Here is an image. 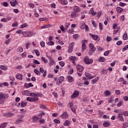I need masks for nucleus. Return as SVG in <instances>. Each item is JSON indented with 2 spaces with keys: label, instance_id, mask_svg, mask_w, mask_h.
I'll return each mask as SVG.
<instances>
[{
  "label": "nucleus",
  "instance_id": "38",
  "mask_svg": "<svg viewBox=\"0 0 128 128\" xmlns=\"http://www.w3.org/2000/svg\"><path fill=\"white\" fill-rule=\"evenodd\" d=\"M26 27H28V24L26 23H25L20 26L21 28H26Z\"/></svg>",
  "mask_w": 128,
  "mask_h": 128
},
{
  "label": "nucleus",
  "instance_id": "30",
  "mask_svg": "<svg viewBox=\"0 0 128 128\" xmlns=\"http://www.w3.org/2000/svg\"><path fill=\"white\" fill-rule=\"evenodd\" d=\"M26 104H28V103L26 102L22 101L21 103V106L22 108H24V106H26Z\"/></svg>",
  "mask_w": 128,
  "mask_h": 128
},
{
  "label": "nucleus",
  "instance_id": "32",
  "mask_svg": "<svg viewBox=\"0 0 128 128\" xmlns=\"http://www.w3.org/2000/svg\"><path fill=\"white\" fill-rule=\"evenodd\" d=\"M99 62H104L106 61V58L104 57H100L98 58Z\"/></svg>",
  "mask_w": 128,
  "mask_h": 128
},
{
  "label": "nucleus",
  "instance_id": "45",
  "mask_svg": "<svg viewBox=\"0 0 128 128\" xmlns=\"http://www.w3.org/2000/svg\"><path fill=\"white\" fill-rule=\"evenodd\" d=\"M119 6H120L124 7V6H126V3H122V2H120L119 4Z\"/></svg>",
  "mask_w": 128,
  "mask_h": 128
},
{
  "label": "nucleus",
  "instance_id": "27",
  "mask_svg": "<svg viewBox=\"0 0 128 128\" xmlns=\"http://www.w3.org/2000/svg\"><path fill=\"white\" fill-rule=\"evenodd\" d=\"M52 28V25L49 24L41 26V28Z\"/></svg>",
  "mask_w": 128,
  "mask_h": 128
},
{
  "label": "nucleus",
  "instance_id": "60",
  "mask_svg": "<svg viewBox=\"0 0 128 128\" xmlns=\"http://www.w3.org/2000/svg\"><path fill=\"white\" fill-rule=\"evenodd\" d=\"M12 26H13V28H14V26H18V22H14L12 24Z\"/></svg>",
  "mask_w": 128,
  "mask_h": 128
},
{
  "label": "nucleus",
  "instance_id": "13",
  "mask_svg": "<svg viewBox=\"0 0 128 128\" xmlns=\"http://www.w3.org/2000/svg\"><path fill=\"white\" fill-rule=\"evenodd\" d=\"M74 10L75 12H80V7L78 6H74Z\"/></svg>",
  "mask_w": 128,
  "mask_h": 128
},
{
  "label": "nucleus",
  "instance_id": "8",
  "mask_svg": "<svg viewBox=\"0 0 128 128\" xmlns=\"http://www.w3.org/2000/svg\"><path fill=\"white\" fill-rule=\"evenodd\" d=\"M86 44H88V40H84L82 42V50H84L86 48Z\"/></svg>",
  "mask_w": 128,
  "mask_h": 128
},
{
  "label": "nucleus",
  "instance_id": "33",
  "mask_svg": "<svg viewBox=\"0 0 128 128\" xmlns=\"http://www.w3.org/2000/svg\"><path fill=\"white\" fill-rule=\"evenodd\" d=\"M73 38H74V40H78V38H80V35H78V34H74L73 35Z\"/></svg>",
  "mask_w": 128,
  "mask_h": 128
},
{
  "label": "nucleus",
  "instance_id": "58",
  "mask_svg": "<svg viewBox=\"0 0 128 128\" xmlns=\"http://www.w3.org/2000/svg\"><path fill=\"white\" fill-rule=\"evenodd\" d=\"M10 4L12 6H16V4L14 3V2H10Z\"/></svg>",
  "mask_w": 128,
  "mask_h": 128
},
{
  "label": "nucleus",
  "instance_id": "57",
  "mask_svg": "<svg viewBox=\"0 0 128 128\" xmlns=\"http://www.w3.org/2000/svg\"><path fill=\"white\" fill-rule=\"evenodd\" d=\"M34 50L35 53L36 54V56H40V52H38V50Z\"/></svg>",
  "mask_w": 128,
  "mask_h": 128
},
{
  "label": "nucleus",
  "instance_id": "42",
  "mask_svg": "<svg viewBox=\"0 0 128 128\" xmlns=\"http://www.w3.org/2000/svg\"><path fill=\"white\" fill-rule=\"evenodd\" d=\"M59 80H60L61 82H63L64 80V78L62 76H61L58 78Z\"/></svg>",
  "mask_w": 128,
  "mask_h": 128
},
{
  "label": "nucleus",
  "instance_id": "26",
  "mask_svg": "<svg viewBox=\"0 0 128 128\" xmlns=\"http://www.w3.org/2000/svg\"><path fill=\"white\" fill-rule=\"evenodd\" d=\"M40 108H42V110H48V108H46L44 104H40Z\"/></svg>",
  "mask_w": 128,
  "mask_h": 128
},
{
  "label": "nucleus",
  "instance_id": "62",
  "mask_svg": "<svg viewBox=\"0 0 128 128\" xmlns=\"http://www.w3.org/2000/svg\"><path fill=\"white\" fill-rule=\"evenodd\" d=\"M128 123H126L123 124L122 128H128Z\"/></svg>",
  "mask_w": 128,
  "mask_h": 128
},
{
  "label": "nucleus",
  "instance_id": "48",
  "mask_svg": "<svg viewBox=\"0 0 128 128\" xmlns=\"http://www.w3.org/2000/svg\"><path fill=\"white\" fill-rule=\"evenodd\" d=\"M59 64L62 68H64V62H59Z\"/></svg>",
  "mask_w": 128,
  "mask_h": 128
},
{
  "label": "nucleus",
  "instance_id": "18",
  "mask_svg": "<svg viewBox=\"0 0 128 128\" xmlns=\"http://www.w3.org/2000/svg\"><path fill=\"white\" fill-rule=\"evenodd\" d=\"M16 78L18 80H22V76L20 74H18L16 75Z\"/></svg>",
  "mask_w": 128,
  "mask_h": 128
},
{
  "label": "nucleus",
  "instance_id": "3",
  "mask_svg": "<svg viewBox=\"0 0 128 128\" xmlns=\"http://www.w3.org/2000/svg\"><path fill=\"white\" fill-rule=\"evenodd\" d=\"M22 34L23 36H24L25 38H30L32 36L33 34H36V33H33L30 32H22Z\"/></svg>",
  "mask_w": 128,
  "mask_h": 128
},
{
  "label": "nucleus",
  "instance_id": "22",
  "mask_svg": "<svg viewBox=\"0 0 128 128\" xmlns=\"http://www.w3.org/2000/svg\"><path fill=\"white\" fill-rule=\"evenodd\" d=\"M30 96H40V94L36 93H30L29 95Z\"/></svg>",
  "mask_w": 128,
  "mask_h": 128
},
{
  "label": "nucleus",
  "instance_id": "59",
  "mask_svg": "<svg viewBox=\"0 0 128 128\" xmlns=\"http://www.w3.org/2000/svg\"><path fill=\"white\" fill-rule=\"evenodd\" d=\"M76 57H74V56H70V58H69V59L72 60V62H74V58Z\"/></svg>",
  "mask_w": 128,
  "mask_h": 128
},
{
  "label": "nucleus",
  "instance_id": "28",
  "mask_svg": "<svg viewBox=\"0 0 128 128\" xmlns=\"http://www.w3.org/2000/svg\"><path fill=\"white\" fill-rule=\"evenodd\" d=\"M18 52H24V48L22 47H19L17 48Z\"/></svg>",
  "mask_w": 128,
  "mask_h": 128
},
{
  "label": "nucleus",
  "instance_id": "35",
  "mask_svg": "<svg viewBox=\"0 0 128 128\" xmlns=\"http://www.w3.org/2000/svg\"><path fill=\"white\" fill-rule=\"evenodd\" d=\"M34 72L36 74L37 76H40V71L36 69L34 70Z\"/></svg>",
  "mask_w": 128,
  "mask_h": 128
},
{
  "label": "nucleus",
  "instance_id": "6",
  "mask_svg": "<svg viewBox=\"0 0 128 128\" xmlns=\"http://www.w3.org/2000/svg\"><path fill=\"white\" fill-rule=\"evenodd\" d=\"M74 42H72L70 44L68 49V52L70 54L72 52V50H74Z\"/></svg>",
  "mask_w": 128,
  "mask_h": 128
},
{
  "label": "nucleus",
  "instance_id": "5",
  "mask_svg": "<svg viewBox=\"0 0 128 128\" xmlns=\"http://www.w3.org/2000/svg\"><path fill=\"white\" fill-rule=\"evenodd\" d=\"M26 100H28V102H38V97H34V98L28 97L26 98Z\"/></svg>",
  "mask_w": 128,
  "mask_h": 128
},
{
  "label": "nucleus",
  "instance_id": "54",
  "mask_svg": "<svg viewBox=\"0 0 128 128\" xmlns=\"http://www.w3.org/2000/svg\"><path fill=\"white\" fill-rule=\"evenodd\" d=\"M39 20H40V21L48 20V18H39Z\"/></svg>",
  "mask_w": 128,
  "mask_h": 128
},
{
  "label": "nucleus",
  "instance_id": "9",
  "mask_svg": "<svg viewBox=\"0 0 128 128\" xmlns=\"http://www.w3.org/2000/svg\"><path fill=\"white\" fill-rule=\"evenodd\" d=\"M89 36H91V38H92V40H98V35L93 34L92 33H90Z\"/></svg>",
  "mask_w": 128,
  "mask_h": 128
},
{
  "label": "nucleus",
  "instance_id": "24",
  "mask_svg": "<svg viewBox=\"0 0 128 128\" xmlns=\"http://www.w3.org/2000/svg\"><path fill=\"white\" fill-rule=\"evenodd\" d=\"M60 4H62L66 5V4H68V0H62L60 1Z\"/></svg>",
  "mask_w": 128,
  "mask_h": 128
},
{
  "label": "nucleus",
  "instance_id": "2",
  "mask_svg": "<svg viewBox=\"0 0 128 128\" xmlns=\"http://www.w3.org/2000/svg\"><path fill=\"white\" fill-rule=\"evenodd\" d=\"M89 48L90 49L89 50L88 54L89 56H92V53L96 52V46H94V45L92 44H89Z\"/></svg>",
  "mask_w": 128,
  "mask_h": 128
},
{
  "label": "nucleus",
  "instance_id": "31",
  "mask_svg": "<svg viewBox=\"0 0 128 128\" xmlns=\"http://www.w3.org/2000/svg\"><path fill=\"white\" fill-rule=\"evenodd\" d=\"M99 78H98V76L95 79L92 80V84H96V82H98V80Z\"/></svg>",
  "mask_w": 128,
  "mask_h": 128
},
{
  "label": "nucleus",
  "instance_id": "15",
  "mask_svg": "<svg viewBox=\"0 0 128 128\" xmlns=\"http://www.w3.org/2000/svg\"><path fill=\"white\" fill-rule=\"evenodd\" d=\"M32 122H36L38 120V116H34L32 118Z\"/></svg>",
  "mask_w": 128,
  "mask_h": 128
},
{
  "label": "nucleus",
  "instance_id": "12",
  "mask_svg": "<svg viewBox=\"0 0 128 128\" xmlns=\"http://www.w3.org/2000/svg\"><path fill=\"white\" fill-rule=\"evenodd\" d=\"M76 68L78 72H82L84 70V67L80 64L76 65Z\"/></svg>",
  "mask_w": 128,
  "mask_h": 128
},
{
  "label": "nucleus",
  "instance_id": "55",
  "mask_svg": "<svg viewBox=\"0 0 128 128\" xmlns=\"http://www.w3.org/2000/svg\"><path fill=\"white\" fill-rule=\"evenodd\" d=\"M34 64H40V63L38 61V60H34Z\"/></svg>",
  "mask_w": 128,
  "mask_h": 128
},
{
  "label": "nucleus",
  "instance_id": "17",
  "mask_svg": "<svg viewBox=\"0 0 128 128\" xmlns=\"http://www.w3.org/2000/svg\"><path fill=\"white\" fill-rule=\"evenodd\" d=\"M68 82H74V78H72V76H68Z\"/></svg>",
  "mask_w": 128,
  "mask_h": 128
},
{
  "label": "nucleus",
  "instance_id": "41",
  "mask_svg": "<svg viewBox=\"0 0 128 128\" xmlns=\"http://www.w3.org/2000/svg\"><path fill=\"white\" fill-rule=\"evenodd\" d=\"M68 105L69 106L70 108H73V106H74V103L72 102H70L68 104Z\"/></svg>",
  "mask_w": 128,
  "mask_h": 128
},
{
  "label": "nucleus",
  "instance_id": "47",
  "mask_svg": "<svg viewBox=\"0 0 128 128\" xmlns=\"http://www.w3.org/2000/svg\"><path fill=\"white\" fill-rule=\"evenodd\" d=\"M122 106V101L121 100L120 102H119L117 104V106Z\"/></svg>",
  "mask_w": 128,
  "mask_h": 128
},
{
  "label": "nucleus",
  "instance_id": "1",
  "mask_svg": "<svg viewBox=\"0 0 128 128\" xmlns=\"http://www.w3.org/2000/svg\"><path fill=\"white\" fill-rule=\"evenodd\" d=\"M10 98L8 94H4L2 92L0 93V100H2V102H0V104H4V102H6V100Z\"/></svg>",
  "mask_w": 128,
  "mask_h": 128
},
{
  "label": "nucleus",
  "instance_id": "64",
  "mask_svg": "<svg viewBox=\"0 0 128 128\" xmlns=\"http://www.w3.org/2000/svg\"><path fill=\"white\" fill-rule=\"evenodd\" d=\"M122 114H124L125 116H128V111L124 112H122Z\"/></svg>",
  "mask_w": 128,
  "mask_h": 128
},
{
  "label": "nucleus",
  "instance_id": "23",
  "mask_svg": "<svg viewBox=\"0 0 128 128\" xmlns=\"http://www.w3.org/2000/svg\"><path fill=\"white\" fill-rule=\"evenodd\" d=\"M124 10V9L120 7H117L116 8V11L120 13L122 12Z\"/></svg>",
  "mask_w": 128,
  "mask_h": 128
},
{
  "label": "nucleus",
  "instance_id": "34",
  "mask_svg": "<svg viewBox=\"0 0 128 128\" xmlns=\"http://www.w3.org/2000/svg\"><path fill=\"white\" fill-rule=\"evenodd\" d=\"M1 4L2 6H5V7H8V3L7 2H2L1 3Z\"/></svg>",
  "mask_w": 128,
  "mask_h": 128
},
{
  "label": "nucleus",
  "instance_id": "20",
  "mask_svg": "<svg viewBox=\"0 0 128 128\" xmlns=\"http://www.w3.org/2000/svg\"><path fill=\"white\" fill-rule=\"evenodd\" d=\"M7 122H4L0 125V128H6Z\"/></svg>",
  "mask_w": 128,
  "mask_h": 128
},
{
  "label": "nucleus",
  "instance_id": "10",
  "mask_svg": "<svg viewBox=\"0 0 128 128\" xmlns=\"http://www.w3.org/2000/svg\"><path fill=\"white\" fill-rule=\"evenodd\" d=\"M78 14L76 12H74L71 13V18H78Z\"/></svg>",
  "mask_w": 128,
  "mask_h": 128
},
{
  "label": "nucleus",
  "instance_id": "39",
  "mask_svg": "<svg viewBox=\"0 0 128 128\" xmlns=\"http://www.w3.org/2000/svg\"><path fill=\"white\" fill-rule=\"evenodd\" d=\"M50 60V66H54V60H52H52Z\"/></svg>",
  "mask_w": 128,
  "mask_h": 128
},
{
  "label": "nucleus",
  "instance_id": "49",
  "mask_svg": "<svg viewBox=\"0 0 128 128\" xmlns=\"http://www.w3.org/2000/svg\"><path fill=\"white\" fill-rule=\"evenodd\" d=\"M54 122H55L56 124H60V120H58V119H54Z\"/></svg>",
  "mask_w": 128,
  "mask_h": 128
},
{
  "label": "nucleus",
  "instance_id": "44",
  "mask_svg": "<svg viewBox=\"0 0 128 128\" xmlns=\"http://www.w3.org/2000/svg\"><path fill=\"white\" fill-rule=\"evenodd\" d=\"M60 29L62 30L64 32H66V30H64V26L62 25L60 27Z\"/></svg>",
  "mask_w": 128,
  "mask_h": 128
},
{
  "label": "nucleus",
  "instance_id": "52",
  "mask_svg": "<svg viewBox=\"0 0 128 128\" xmlns=\"http://www.w3.org/2000/svg\"><path fill=\"white\" fill-rule=\"evenodd\" d=\"M40 44L41 46H42V48H44L46 44L44 43V42L42 41L40 42Z\"/></svg>",
  "mask_w": 128,
  "mask_h": 128
},
{
  "label": "nucleus",
  "instance_id": "56",
  "mask_svg": "<svg viewBox=\"0 0 128 128\" xmlns=\"http://www.w3.org/2000/svg\"><path fill=\"white\" fill-rule=\"evenodd\" d=\"M106 40L108 42H110V40H112V38L110 36H108Z\"/></svg>",
  "mask_w": 128,
  "mask_h": 128
},
{
  "label": "nucleus",
  "instance_id": "19",
  "mask_svg": "<svg viewBox=\"0 0 128 128\" xmlns=\"http://www.w3.org/2000/svg\"><path fill=\"white\" fill-rule=\"evenodd\" d=\"M104 94L106 96H110L112 94L110 93V91L107 90L104 92Z\"/></svg>",
  "mask_w": 128,
  "mask_h": 128
},
{
  "label": "nucleus",
  "instance_id": "40",
  "mask_svg": "<svg viewBox=\"0 0 128 128\" xmlns=\"http://www.w3.org/2000/svg\"><path fill=\"white\" fill-rule=\"evenodd\" d=\"M123 40H128V34H125L123 35Z\"/></svg>",
  "mask_w": 128,
  "mask_h": 128
},
{
  "label": "nucleus",
  "instance_id": "53",
  "mask_svg": "<svg viewBox=\"0 0 128 128\" xmlns=\"http://www.w3.org/2000/svg\"><path fill=\"white\" fill-rule=\"evenodd\" d=\"M99 28H100V30H102V24L101 22L99 23Z\"/></svg>",
  "mask_w": 128,
  "mask_h": 128
},
{
  "label": "nucleus",
  "instance_id": "4",
  "mask_svg": "<svg viewBox=\"0 0 128 128\" xmlns=\"http://www.w3.org/2000/svg\"><path fill=\"white\" fill-rule=\"evenodd\" d=\"M84 60L86 64H92V62H94V60L88 58V56L85 57Z\"/></svg>",
  "mask_w": 128,
  "mask_h": 128
},
{
  "label": "nucleus",
  "instance_id": "36",
  "mask_svg": "<svg viewBox=\"0 0 128 128\" xmlns=\"http://www.w3.org/2000/svg\"><path fill=\"white\" fill-rule=\"evenodd\" d=\"M0 68V70H8V68L4 66H1Z\"/></svg>",
  "mask_w": 128,
  "mask_h": 128
},
{
  "label": "nucleus",
  "instance_id": "14",
  "mask_svg": "<svg viewBox=\"0 0 128 128\" xmlns=\"http://www.w3.org/2000/svg\"><path fill=\"white\" fill-rule=\"evenodd\" d=\"M85 76L88 78H94V76H92V74L88 72H85Z\"/></svg>",
  "mask_w": 128,
  "mask_h": 128
},
{
  "label": "nucleus",
  "instance_id": "46",
  "mask_svg": "<svg viewBox=\"0 0 128 128\" xmlns=\"http://www.w3.org/2000/svg\"><path fill=\"white\" fill-rule=\"evenodd\" d=\"M48 46H54V42L52 41H50L48 42Z\"/></svg>",
  "mask_w": 128,
  "mask_h": 128
},
{
  "label": "nucleus",
  "instance_id": "21",
  "mask_svg": "<svg viewBox=\"0 0 128 128\" xmlns=\"http://www.w3.org/2000/svg\"><path fill=\"white\" fill-rule=\"evenodd\" d=\"M20 122H24V120L18 119L16 121L15 124H20Z\"/></svg>",
  "mask_w": 128,
  "mask_h": 128
},
{
  "label": "nucleus",
  "instance_id": "50",
  "mask_svg": "<svg viewBox=\"0 0 128 128\" xmlns=\"http://www.w3.org/2000/svg\"><path fill=\"white\" fill-rule=\"evenodd\" d=\"M30 42H27L26 44V50H28V48H30Z\"/></svg>",
  "mask_w": 128,
  "mask_h": 128
},
{
  "label": "nucleus",
  "instance_id": "16",
  "mask_svg": "<svg viewBox=\"0 0 128 128\" xmlns=\"http://www.w3.org/2000/svg\"><path fill=\"white\" fill-rule=\"evenodd\" d=\"M110 126V123L109 122H106L103 124V126L104 128H108Z\"/></svg>",
  "mask_w": 128,
  "mask_h": 128
},
{
  "label": "nucleus",
  "instance_id": "25",
  "mask_svg": "<svg viewBox=\"0 0 128 128\" xmlns=\"http://www.w3.org/2000/svg\"><path fill=\"white\" fill-rule=\"evenodd\" d=\"M64 126H70V120H66L64 124Z\"/></svg>",
  "mask_w": 128,
  "mask_h": 128
},
{
  "label": "nucleus",
  "instance_id": "63",
  "mask_svg": "<svg viewBox=\"0 0 128 128\" xmlns=\"http://www.w3.org/2000/svg\"><path fill=\"white\" fill-rule=\"evenodd\" d=\"M100 16H102V11H100L98 13L97 16L98 18H100Z\"/></svg>",
  "mask_w": 128,
  "mask_h": 128
},
{
  "label": "nucleus",
  "instance_id": "7",
  "mask_svg": "<svg viewBox=\"0 0 128 128\" xmlns=\"http://www.w3.org/2000/svg\"><path fill=\"white\" fill-rule=\"evenodd\" d=\"M80 92H78V91H74L73 94L71 96V98H78V96Z\"/></svg>",
  "mask_w": 128,
  "mask_h": 128
},
{
  "label": "nucleus",
  "instance_id": "51",
  "mask_svg": "<svg viewBox=\"0 0 128 128\" xmlns=\"http://www.w3.org/2000/svg\"><path fill=\"white\" fill-rule=\"evenodd\" d=\"M109 54H110V50H107L104 52V56H108Z\"/></svg>",
  "mask_w": 128,
  "mask_h": 128
},
{
  "label": "nucleus",
  "instance_id": "37",
  "mask_svg": "<svg viewBox=\"0 0 128 128\" xmlns=\"http://www.w3.org/2000/svg\"><path fill=\"white\" fill-rule=\"evenodd\" d=\"M41 58L44 64H48V60H46L44 57L42 56Z\"/></svg>",
  "mask_w": 128,
  "mask_h": 128
},
{
  "label": "nucleus",
  "instance_id": "61",
  "mask_svg": "<svg viewBox=\"0 0 128 128\" xmlns=\"http://www.w3.org/2000/svg\"><path fill=\"white\" fill-rule=\"evenodd\" d=\"M127 48H128V45L125 46L124 47L122 48L123 52H124V50H126Z\"/></svg>",
  "mask_w": 128,
  "mask_h": 128
},
{
  "label": "nucleus",
  "instance_id": "43",
  "mask_svg": "<svg viewBox=\"0 0 128 128\" xmlns=\"http://www.w3.org/2000/svg\"><path fill=\"white\" fill-rule=\"evenodd\" d=\"M118 120H120L121 122H124V118L122 116H118Z\"/></svg>",
  "mask_w": 128,
  "mask_h": 128
},
{
  "label": "nucleus",
  "instance_id": "29",
  "mask_svg": "<svg viewBox=\"0 0 128 128\" xmlns=\"http://www.w3.org/2000/svg\"><path fill=\"white\" fill-rule=\"evenodd\" d=\"M22 94L24 96H30V91L25 90L22 92Z\"/></svg>",
  "mask_w": 128,
  "mask_h": 128
},
{
  "label": "nucleus",
  "instance_id": "11",
  "mask_svg": "<svg viewBox=\"0 0 128 128\" xmlns=\"http://www.w3.org/2000/svg\"><path fill=\"white\" fill-rule=\"evenodd\" d=\"M62 118H67L68 117V114L66 112H64L60 116Z\"/></svg>",
  "mask_w": 128,
  "mask_h": 128
}]
</instances>
